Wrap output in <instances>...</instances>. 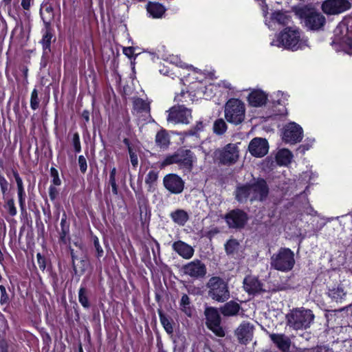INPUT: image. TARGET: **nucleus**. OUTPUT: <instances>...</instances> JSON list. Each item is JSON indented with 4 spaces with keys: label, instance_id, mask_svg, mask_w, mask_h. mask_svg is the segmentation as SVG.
<instances>
[{
    "label": "nucleus",
    "instance_id": "1",
    "mask_svg": "<svg viewBox=\"0 0 352 352\" xmlns=\"http://www.w3.org/2000/svg\"><path fill=\"white\" fill-rule=\"evenodd\" d=\"M303 41L301 33L296 28H286L274 39L271 45L276 47H283L292 50L302 48Z\"/></svg>",
    "mask_w": 352,
    "mask_h": 352
},
{
    "label": "nucleus",
    "instance_id": "2",
    "mask_svg": "<svg viewBox=\"0 0 352 352\" xmlns=\"http://www.w3.org/2000/svg\"><path fill=\"white\" fill-rule=\"evenodd\" d=\"M287 324L294 329H307L310 327L314 320L311 310L306 309H296L286 316Z\"/></svg>",
    "mask_w": 352,
    "mask_h": 352
},
{
    "label": "nucleus",
    "instance_id": "3",
    "mask_svg": "<svg viewBox=\"0 0 352 352\" xmlns=\"http://www.w3.org/2000/svg\"><path fill=\"white\" fill-rule=\"evenodd\" d=\"M271 267L274 269L287 272L292 270L295 265L294 253L289 248H281L274 254L270 259Z\"/></svg>",
    "mask_w": 352,
    "mask_h": 352
},
{
    "label": "nucleus",
    "instance_id": "4",
    "mask_svg": "<svg viewBox=\"0 0 352 352\" xmlns=\"http://www.w3.org/2000/svg\"><path fill=\"white\" fill-rule=\"evenodd\" d=\"M245 104L236 98L230 99L225 104L224 116L226 120L233 124H241L245 119Z\"/></svg>",
    "mask_w": 352,
    "mask_h": 352
},
{
    "label": "nucleus",
    "instance_id": "5",
    "mask_svg": "<svg viewBox=\"0 0 352 352\" xmlns=\"http://www.w3.org/2000/svg\"><path fill=\"white\" fill-rule=\"evenodd\" d=\"M208 295L217 302H225L230 298L228 283L219 276L210 278L206 285Z\"/></svg>",
    "mask_w": 352,
    "mask_h": 352
},
{
    "label": "nucleus",
    "instance_id": "6",
    "mask_svg": "<svg viewBox=\"0 0 352 352\" xmlns=\"http://www.w3.org/2000/svg\"><path fill=\"white\" fill-rule=\"evenodd\" d=\"M298 14L305 26L312 30L320 29L326 21L323 14L313 8L304 7L299 10Z\"/></svg>",
    "mask_w": 352,
    "mask_h": 352
},
{
    "label": "nucleus",
    "instance_id": "7",
    "mask_svg": "<svg viewBox=\"0 0 352 352\" xmlns=\"http://www.w3.org/2000/svg\"><path fill=\"white\" fill-rule=\"evenodd\" d=\"M215 155L219 162L224 165L235 164L239 157V151L237 144H228L222 149L216 151Z\"/></svg>",
    "mask_w": 352,
    "mask_h": 352
},
{
    "label": "nucleus",
    "instance_id": "8",
    "mask_svg": "<svg viewBox=\"0 0 352 352\" xmlns=\"http://www.w3.org/2000/svg\"><path fill=\"white\" fill-rule=\"evenodd\" d=\"M348 28L344 23H340L334 30L335 40L334 43H338L346 54H352V38L348 36Z\"/></svg>",
    "mask_w": 352,
    "mask_h": 352
},
{
    "label": "nucleus",
    "instance_id": "9",
    "mask_svg": "<svg viewBox=\"0 0 352 352\" xmlns=\"http://www.w3.org/2000/svg\"><path fill=\"white\" fill-rule=\"evenodd\" d=\"M206 318L207 327L217 336L223 337L225 333L220 326L221 318L217 309L214 307H206L204 311Z\"/></svg>",
    "mask_w": 352,
    "mask_h": 352
},
{
    "label": "nucleus",
    "instance_id": "10",
    "mask_svg": "<svg viewBox=\"0 0 352 352\" xmlns=\"http://www.w3.org/2000/svg\"><path fill=\"white\" fill-rule=\"evenodd\" d=\"M168 112L167 121L173 124H188L191 118L190 110L182 105L173 107Z\"/></svg>",
    "mask_w": 352,
    "mask_h": 352
},
{
    "label": "nucleus",
    "instance_id": "11",
    "mask_svg": "<svg viewBox=\"0 0 352 352\" xmlns=\"http://www.w3.org/2000/svg\"><path fill=\"white\" fill-rule=\"evenodd\" d=\"M249 185L251 189V201H263L266 199L268 195L269 188L263 179H254L253 181L249 183Z\"/></svg>",
    "mask_w": 352,
    "mask_h": 352
},
{
    "label": "nucleus",
    "instance_id": "12",
    "mask_svg": "<svg viewBox=\"0 0 352 352\" xmlns=\"http://www.w3.org/2000/svg\"><path fill=\"white\" fill-rule=\"evenodd\" d=\"M321 8L327 14H338L349 10L351 3L348 0H325Z\"/></svg>",
    "mask_w": 352,
    "mask_h": 352
},
{
    "label": "nucleus",
    "instance_id": "13",
    "mask_svg": "<svg viewBox=\"0 0 352 352\" xmlns=\"http://www.w3.org/2000/svg\"><path fill=\"white\" fill-rule=\"evenodd\" d=\"M302 139V129L296 123L287 124L283 132V140L287 143L296 144Z\"/></svg>",
    "mask_w": 352,
    "mask_h": 352
},
{
    "label": "nucleus",
    "instance_id": "14",
    "mask_svg": "<svg viewBox=\"0 0 352 352\" xmlns=\"http://www.w3.org/2000/svg\"><path fill=\"white\" fill-rule=\"evenodd\" d=\"M163 184L166 189L173 194L181 193L184 188V180L176 174L166 175L163 179Z\"/></svg>",
    "mask_w": 352,
    "mask_h": 352
},
{
    "label": "nucleus",
    "instance_id": "15",
    "mask_svg": "<svg viewBox=\"0 0 352 352\" xmlns=\"http://www.w3.org/2000/svg\"><path fill=\"white\" fill-rule=\"evenodd\" d=\"M184 273L192 278L204 277L206 274V265L199 260H194L183 267Z\"/></svg>",
    "mask_w": 352,
    "mask_h": 352
},
{
    "label": "nucleus",
    "instance_id": "16",
    "mask_svg": "<svg viewBox=\"0 0 352 352\" xmlns=\"http://www.w3.org/2000/svg\"><path fill=\"white\" fill-rule=\"evenodd\" d=\"M225 218L228 226L232 228L243 227L248 220L246 214L239 209L230 211Z\"/></svg>",
    "mask_w": 352,
    "mask_h": 352
},
{
    "label": "nucleus",
    "instance_id": "17",
    "mask_svg": "<svg viewBox=\"0 0 352 352\" xmlns=\"http://www.w3.org/2000/svg\"><path fill=\"white\" fill-rule=\"evenodd\" d=\"M268 143L265 139L256 138L250 142L248 149L250 153L256 157H261L268 152Z\"/></svg>",
    "mask_w": 352,
    "mask_h": 352
},
{
    "label": "nucleus",
    "instance_id": "18",
    "mask_svg": "<svg viewBox=\"0 0 352 352\" xmlns=\"http://www.w3.org/2000/svg\"><path fill=\"white\" fill-rule=\"evenodd\" d=\"M179 155L182 157H178L177 164L179 166L187 171H190L196 157L190 150H179Z\"/></svg>",
    "mask_w": 352,
    "mask_h": 352
},
{
    "label": "nucleus",
    "instance_id": "19",
    "mask_svg": "<svg viewBox=\"0 0 352 352\" xmlns=\"http://www.w3.org/2000/svg\"><path fill=\"white\" fill-rule=\"evenodd\" d=\"M253 335V327L250 323L243 322L236 330V336L241 344H247L251 340Z\"/></svg>",
    "mask_w": 352,
    "mask_h": 352
},
{
    "label": "nucleus",
    "instance_id": "20",
    "mask_svg": "<svg viewBox=\"0 0 352 352\" xmlns=\"http://www.w3.org/2000/svg\"><path fill=\"white\" fill-rule=\"evenodd\" d=\"M243 287L250 294H254L263 290L262 283L256 277L252 276H248L244 278Z\"/></svg>",
    "mask_w": 352,
    "mask_h": 352
},
{
    "label": "nucleus",
    "instance_id": "21",
    "mask_svg": "<svg viewBox=\"0 0 352 352\" xmlns=\"http://www.w3.org/2000/svg\"><path fill=\"white\" fill-rule=\"evenodd\" d=\"M173 250L185 259L190 258L194 254V249L187 243L178 241L173 244Z\"/></svg>",
    "mask_w": 352,
    "mask_h": 352
},
{
    "label": "nucleus",
    "instance_id": "22",
    "mask_svg": "<svg viewBox=\"0 0 352 352\" xmlns=\"http://www.w3.org/2000/svg\"><path fill=\"white\" fill-rule=\"evenodd\" d=\"M271 340L277 347L283 352L289 349L291 341L289 338L283 334L272 333L270 336Z\"/></svg>",
    "mask_w": 352,
    "mask_h": 352
},
{
    "label": "nucleus",
    "instance_id": "23",
    "mask_svg": "<svg viewBox=\"0 0 352 352\" xmlns=\"http://www.w3.org/2000/svg\"><path fill=\"white\" fill-rule=\"evenodd\" d=\"M267 100V96L261 90H254L248 96L249 103L253 107L262 106Z\"/></svg>",
    "mask_w": 352,
    "mask_h": 352
},
{
    "label": "nucleus",
    "instance_id": "24",
    "mask_svg": "<svg viewBox=\"0 0 352 352\" xmlns=\"http://www.w3.org/2000/svg\"><path fill=\"white\" fill-rule=\"evenodd\" d=\"M250 190L249 184L237 187L235 192L236 199L240 202L246 201L248 199L251 201Z\"/></svg>",
    "mask_w": 352,
    "mask_h": 352
},
{
    "label": "nucleus",
    "instance_id": "25",
    "mask_svg": "<svg viewBox=\"0 0 352 352\" xmlns=\"http://www.w3.org/2000/svg\"><path fill=\"white\" fill-rule=\"evenodd\" d=\"M239 305L234 301H230L221 307V312L225 316H232L238 314Z\"/></svg>",
    "mask_w": 352,
    "mask_h": 352
},
{
    "label": "nucleus",
    "instance_id": "26",
    "mask_svg": "<svg viewBox=\"0 0 352 352\" xmlns=\"http://www.w3.org/2000/svg\"><path fill=\"white\" fill-rule=\"evenodd\" d=\"M170 216L172 220L179 226H184L189 219L187 212L182 209H178L171 212Z\"/></svg>",
    "mask_w": 352,
    "mask_h": 352
},
{
    "label": "nucleus",
    "instance_id": "27",
    "mask_svg": "<svg viewBox=\"0 0 352 352\" xmlns=\"http://www.w3.org/2000/svg\"><path fill=\"white\" fill-rule=\"evenodd\" d=\"M292 158V154L288 149L283 148L280 150L276 156V160L279 165L286 166L289 164Z\"/></svg>",
    "mask_w": 352,
    "mask_h": 352
},
{
    "label": "nucleus",
    "instance_id": "28",
    "mask_svg": "<svg viewBox=\"0 0 352 352\" xmlns=\"http://www.w3.org/2000/svg\"><path fill=\"white\" fill-rule=\"evenodd\" d=\"M165 8L164 6L157 3H149L147 6L148 12L153 18H160L163 16L165 12Z\"/></svg>",
    "mask_w": 352,
    "mask_h": 352
},
{
    "label": "nucleus",
    "instance_id": "29",
    "mask_svg": "<svg viewBox=\"0 0 352 352\" xmlns=\"http://www.w3.org/2000/svg\"><path fill=\"white\" fill-rule=\"evenodd\" d=\"M70 253L72 258L73 268L75 273L84 272L85 270V261L82 258H78L73 249H70Z\"/></svg>",
    "mask_w": 352,
    "mask_h": 352
},
{
    "label": "nucleus",
    "instance_id": "30",
    "mask_svg": "<svg viewBox=\"0 0 352 352\" xmlns=\"http://www.w3.org/2000/svg\"><path fill=\"white\" fill-rule=\"evenodd\" d=\"M190 304V298L187 294H184L179 302V309L188 317L192 315L193 311Z\"/></svg>",
    "mask_w": 352,
    "mask_h": 352
},
{
    "label": "nucleus",
    "instance_id": "31",
    "mask_svg": "<svg viewBox=\"0 0 352 352\" xmlns=\"http://www.w3.org/2000/svg\"><path fill=\"white\" fill-rule=\"evenodd\" d=\"M156 144L160 148H166L170 144V139L165 131H159L155 136Z\"/></svg>",
    "mask_w": 352,
    "mask_h": 352
},
{
    "label": "nucleus",
    "instance_id": "32",
    "mask_svg": "<svg viewBox=\"0 0 352 352\" xmlns=\"http://www.w3.org/2000/svg\"><path fill=\"white\" fill-rule=\"evenodd\" d=\"M133 107L135 110L140 113H148L150 112L149 103L142 98H136L134 100Z\"/></svg>",
    "mask_w": 352,
    "mask_h": 352
},
{
    "label": "nucleus",
    "instance_id": "33",
    "mask_svg": "<svg viewBox=\"0 0 352 352\" xmlns=\"http://www.w3.org/2000/svg\"><path fill=\"white\" fill-rule=\"evenodd\" d=\"M157 178L158 174L155 170H151L147 174L145 179V183L148 185V190L149 191H152L154 189Z\"/></svg>",
    "mask_w": 352,
    "mask_h": 352
},
{
    "label": "nucleus",
    "instance_id": "34",
    "mask_svg": "<svg viewBox=\"0 0 352 352\" xmlns=\"http://www.w3.org/2000/svg\"><path fill=\"white\" fill-rule=\"evenodd\" d=\"M89 292L85 287H81L78 291V301L85 308H89L90 304L88 298Z\"/></svg>",
    "mask_w": 352,
    "mask_h": 352
},
{
    "label": "nucleus",
    "instance_id": "35",
    "mask_svg": "<svg viewBox=\"0 0 352 352\" xmlns=\"http://www.w3.org/2000/svg\"><path fill=\"white\" fill-rule=\"evenodd\" d=\"M52 38V34L48 29H46L45 32L43 35V38L41 40V43L43 45V50L45 53H47V51H50V45L51 41Z\"/></svg>",
    "mask_w": 352,
    "mask_h": 352
},
{
    "label": "nucleus",
    "instance_id": "36",
    "mask_svg": "<svg viewBox=\"0 0 352 352\" xmlns=\"http://www.w3.org/2000/svg\"><path fill=\"white\" fill-rule=\"evenodd\" d=\"M226 129L227 125L223 119L220 118L214 122L213 130L215 133L221 135L226 132Z\"/></svg>",
    "mask_w": 352,
    "mask_h": 352
},
{
    "label": "nucleus",
    "instance_id": "37",
    "mask_svg": "<svg viewBox=\"0 0 352 352\" xmlns=\"http://www.w3.org/2000/svg\"><path fill=\"white\" fill-rule=\"evenodd\" d=\"M182 157V155H179V151H177L176 153L167 155L164 161L162 162V166H168L173 164H177L178 162V157Z\"/></svg>",
    "mask_w": 352,
    "mask_h": 352
},
{
    "label": "nucleus",
    "instance_id": "38",
    "mask_svg": "<svg viewBox=\"0 0 352 352\" xmlns=\"http://www.w3.org/2000/svg\"><path fill=\"white\" fill-rule=\"evenodd\" d=\"M273 20L279 24L285 25L289 21V17L283 12H277L273 14Z\"/></svg>",
    "mask_w": 352,
    "mask_h": 352
},
{
    "label": "nucleus",
    "instance_id": "39",
    "mask_svg": "<svg viewBox=\"0 0 352 352\" xmlns=\"http://www.w3.org/2000/svg\"><path fill=\"white\" fill-rule=\"evenodd\" d=\"M60 227H61V232L60 233V237L62 241H65V237L68 234L69 231V224L67 223L66 216L65 214H64V217L61 219Z\"/></svg>",
    "mask_w": 352,
    "mask_h": 352
},
{
    "label": "nucleus",
    "instance_id": "40",
    "mask_svg": "<svg viewBox=\"0 0 352 352\" xmlns=\"http://www.w3.org/2000/svg\"><path fill=\"white\" fill-rule=\"evenodd\" d=\"M4 208L8 213L12 216L14 217L16 214L17 210L16 208L15 207L14 201L13 199H8L4 204Z\"/></svg>",
    "mask_w": 352,
    "mask_h": 352
},
{
    "label": "nucleus",
    "instance_id": "41",
    "mask_svg": "<svg viewBox=\"0 0 352 352\" xmlns=\"http://www.w3.org/2000/svg\"><path fill=\"white\" fill-rule=\"evenodd\" d=\"M238 247L239 243L234 239L229 240L225 245L226 251L227 254H234L237 250Z\"/></svg>",
    "mask_w": 352,
    "mask_h": 352
},
{
    "label": "nucleus",
    "instance_id": "42",
    "mask_svg": "<svg viewBox=\"0 0 352 352\" xmlns=\"http://www.w3.org/2000/svg\"><path fill=\"white\" fill-rule=\"evenodd\" d=\"M41 14L44 23L49 25L53 17L52 8L51 7L46 8L44 12H41Z\"/></svg>",
    "mask_w": 352,
    "mask_h": 352
},
{
    "label": "nucleus",
    "instance_id": "43",
    "mask_svg": "<svg viewBox=\"0 0 352 352\" xmlns=\"http://www.w3.org/2000/svg\"><path fill=\"white\" fill-rule=\"evenodd\" d=\"M39 105V99L38 97V91L34 89L31 94L30 107L33 110L38 109Z\"/></svg>",
    "mask_w": 352,
    "mask_h": 352
},
{
    "label": "nucleus",
    "instance_id": "44",
    "mask_svg": "<svg viewBox=\"0 0 352 352\" xmlns=\"http://www.w3.org/2000/svg\"><path fill=\"white\" fill-rule=\"evenodd\" d=\"M124 142L125 144H126L128 145V149H129V153L130 155L131 162L134 167H136L137 165L138 164V156L135 154V153L133 151L132 148L129 146L128 140L124 139Z\"/></svg>",
    "mask_w": 352,
    "mask_h": 352
},
{
    "label": "nucleus",
    "instance_id": "45",
    "mask_svg": "<svg viewBox=\"0 0 352 352\" xmlns=\"http://www.w3.org/2000/svg\"><path fill=\"white\" fill-rule=\"evenodd\" d=\"M160 320L166 332L168 333H171L173 332V329L168 319L166 318L165 316L160 315Z\"/></svg>",
    "mask_w": 352,
    "mask_h": 352
},
{
    "label": "nucleus",
    "instance_id": "46",
    "mask_svg": "<svg viewBox=\"0 0 352 352\" xmlns=\"http://www.w3.org/2000/svg\"><path fill=\"white\" fill-rule=\"evenodd\" d=\"M50 174L52 177V183L55 186H60L61 184V181L58 177V170L55 168L52 167L50 168Z\"/></svg>",
    "mask_w": 352,
    "mask_h": 352
},
{
    "label": "nucleus",
    "instance_id": "47",
    "mask_svg": "<svg viewBox=\"0 0 352 352\" xmlns=\"http://www.w3.org/2000/svg\"><path fill=\"white\" fill-rule=\"evenodd\" d=\"M72 143L74 147V150L76 153H79L81 151V146L80 142V138L78 133H75L73 135Z\"/></svg>",
    "mask_w": 352,
    "mask_h": 352
},
{
    "label": "nucleus",
    "instance_id": "48",
    "mask_svg": "<svg viewBox=\"0 0 352 352\" xmlns=\"http://www.w3.org/2000/svg\"><path fill=\"white\" fill-rule=\"evenodd\" d=\"M25 190L21 189L20 190H18V198H19V203L20 206V208L22 211L25 210Z\"/></svg>",
    "mask_w": 352,
    "mask_h": 352
},
{
    "label": "nucleus",
    "instance_id": "49",
    "mask_svg": "<svg viewBox=\"0 0 352 352\" xmlns=\"http://www.w3.org/2000/svg\"><path fill=\"white\" fill-rule=\"evenodd\" d=\"M78 164L80 166V171L82 173H85L87 168V160L83 155H80L78 157Z\"/></svg>",
    "mask_w": 352,
    "mask_h": 352
},
{
    "label": "nucleus",
    "instance_id": "50",
    "mask_svg": "<svg viewBox=\"0 0 352 352\" xmlns=\"http://www.w3.org/2000/svg\"><path fill=\"white\" fill-rule=\"evenodd\" d=\"M0 290H1V298H0V303L1 305H4L8 302V296L6 292V288L3 285H0Z\"/></svg>",
    "mask_w": 352,
    "mask_h": 352
},
{
    "label": "nucleus",
    "instance_id": "51",
    "mask_svg": "<svg viewBox=\"0 0 352 352\" xmlns=\"http://www.w3.org/2000/svg\"><path fill=\"white\" fill-rule=\"evenodd\" d=\"M36 258L39 268L43 271L46 267L45 258L40 253L36 254Z\"/></svg>",
    "mask_w": 352,
    "mask_h": 352
},
{
    "label": "nucleus",
    "instance_id": "52",
    "mask_svg": "<svg viewBox=\"0 0 352 352\" xmlns=\"http://www.w3.org/2000/svg\"><path fill=\"white\" fill-rule=\"evenodd\" d=\"M0 187L3 194H5L8 188V182L3 176H0Z\"/></svg>",
    "mask_w": 352,
    "mask_h": 352
},
{
    "label": "nucleus",
    "instance_id": "53",
    "mask_svg": "<svg viewBox=\"0 0 352 352\" xmlns=\"http://www.w3.org/2000/svg\"><path fill=\"white\" fill-rule=\"evenodd\" d=\"M94 247L97 252V257L100 258L103 256V250L99 244L98 238H96L94 241Z\"/></svg>",
    "mask_w": 352,
    "mask_h": 352
},
{
    "label": "nucleus",
    "instance_id": "54",
    "mask_svg": "<svg viewBox=\"0 0 352 352\" xmlns=\"http://www.w3.org/2000/svg\"><path fill=\"white\" fill-rule=\"evenodd\" d=\"M16 185H17V190H20L21 189L24 190L23 184L22 179L20 177L19 173L17 172L13 173Z\"/></svg>",
    "mask_w": 352,
    "mask_h": 352
},
{
    "label": "nucleus",
    "instance_id": "55",
    "mask_svg": "<svg viewBox=\"0 0 352 352\" xmlns=\"http://www.w3.org/2000/svg\"><path fill=\"white\" fill-rule=\"evenodd\" d=\"M58 194V190L56 187L50 186L49 188V196L50 199L54 201Z\"/></svg>",
    "mask_w": 352,
    "mask_h": 352
},
{
    "label": "nucleus",
    "instance_id": "56",
    "mask_svg": "<svg viewBox=\"0 0 352 352\" xmlns=\"http://www.w3.org/2000/svg\"><path fill=\"white\" fill-rule=\"evenodd\" d=\"M109 184L112 188V192L114 195L118 194V186L116 184V177H109Z\"/></svg>",
    "mask_w": 352,
    "mask_h": 352
},
{
    "label": "nucleus",
    "instance_id": "57",
    "mask_svg": "<svg viewBox=\"0 0 352 352\" xmlns=\"http://www.w3.org/2000/svg\"><path fill=\"white\" fill-rule=\"evenodd\" d=\"M122 52L127 57L131 58L134 54V48L132 47H126L123 48Z\"/></svg>",
    "mask_w": 352,
    "mask_h": 352
},
{
    "label": "nucleus",
    "instance_id": "58",
    "mask_svg": "<svg viewBox=\"0 0 352 352\" xmlns=\"http://www.w3.org/2000/svg\"><path fill=\"white\" fill-rule=\"evenodd\" d=\"M0 352H8V344L6 340L0 341Z\"/></svg>",
    "mask_w": 352,
    "mask_h": 352
},
{
    "label": "nucleus",
    "instance_id": "59",
    "mask_svg": "<svg viewBox=\"0 0 352 352\" xmlns=\"http://www.w3.org/2000/svg\"><path fill=\"white\" fill-rule=\"evenodd\" d=\"M33 3V0H22L21 6L24 10H29L30 8L31 5Z\"/></svg>",
    "mask_w": 352,
    "mask_h": 352
},
{
    "label": "nucleus",
    "instance_id": "60",
    "mask_svg": "<svg viewBox=\"0 0 352 352\" xmlns=\"http://www.w3.org/2000/svg\"><path fill=\"white\" fill-rule=\"evenodd\" d=\"M82 117L86 122H89V113L87 111H84L82 113Z\"/></svg>",
    "mask_w": 352,
    "mask_h": 352
},
{
    "label": "nucleus",
    "instance_id": "61",
    "mask_svg": "<svg viewBox=\"0 0 352 352\" xmlns=\"http://www.w3.org/2000/svg\"><path fill=\"white\" fill-rule=\"evenodd\" d=\"M167 60H169L170 63H177L178 58L177 56L172 55L167 58Z\"/></svg>",
    "mask_w": 352,
    "mask_h": 352
},
{
    "label": "nucleus",
    "instance_id": "62",
    "mask_svg": "<svg viewBox=\"0 0 352 352\" xmlns=\"http://www.w3.org/2000/svg\"><path fill=\"white\" fill-rule=\"evenodd\" d=\"M116 168L115 167H113L110 172L109 177H116Z\"/></svg>",
    "mask_w": 352,
    "mask_h": 352
},
{
    "label": "nucleus",
    "instance_id": "63",
    "mask_svg": "<svg viewBox=\"0 0 352 352\" xmlns=\"http://www.w3.org/2000/svg\"><path fill=\"white\" fill-rule=\"evenodd\" d=\"M3 1L4 2V3L6 5H9L10 3V2L12 1V0H3Z\"/></svg>",
    "mask_w": 352,
    "mask_h": 352
},
{
    "label": "nucleus",
    "instance_id": "64",
    "mask_svg": "<svg viewBox=\"0 0 352 352\" xmlns=\"http://www.w3.org/2000/svg\"><path fill=\"white\" fill-rule=\"evenodd\" d=\"M226 87L227 88L230 89V84H229V85H226Z\"/></svg>",
    "mask_w": 352,
    "mask_h": 352
}]
</instances>
